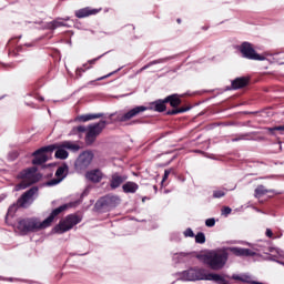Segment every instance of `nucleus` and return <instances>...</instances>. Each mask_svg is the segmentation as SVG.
<instances>
[{"mask_svg": "<svg viewBox=\"0 0 284 284\" xmlns=\"http://www.w3.org/2000/svg\"><path fill=\"white\" fill-rule=\"evenodd\" d=\"M131 119H134V112L131 110H129L126 113H123L121 115L118 116V121H130Z\"/></svg>", "mask_w": 284, "mask_h": 284, "instance_id": "obj_22", "label": "nucleus"}, {"mask_svg": "<svg viewBox=\"0 0 284 284\" xmlns=\"http://www.w3.org/2000/svg\"><path fill=\"white\" fill-rule=\"evenodd\" d=\"M52 152H54V146H47L38 150L36 153H33V165H41V163H45V161L52 156Z\"/></svg>", "mask_w": 284, "mask_h": 284, "instance_id": "obj_9", "label": "nucleus"}, {"mask_svg": "<svg viewBox=\"0 0 284 284\" xmlns=\"http://www.w3.org/2000/svg\"><path fill=\"white\" fill-rule=\"evenodd\" d=\"M55 180L49 181L47 185H59L64 176H68V165L60 166L55 172Z\"/></svg>", "mask_w": 284, "mask_h": 284, "instance_id": "obj_11", "label": "nucleus"}, {"mask_svg": "<svg viewBox=\"0 0 284 284\" xmlns=\"http://www.w3.org/2000/svg\"><path fill=\"white\" fill-rule=\"evenodd\" d=\"M85 178L92 183H99L103 179V173L99 170H91L87 173Z\"/></svg>", "mask_w": 284, "mask_h": 284, "instance_id": "obj_15", "label": "nucleus"}, {"mask_svg": "<svg viewBox=\"0 0 284 284\" xmlns=\"http://www.w3.org/2000/svg\"><path fill=\"white\" fill-rule=\"evenodd\" d=\"M103 128H105V121H100L97 124L88 126L85 140L89 145L97 140V136H99L101 132H103Z\"/></svg>", "mask_w": 284, "mask_h": 284, "instance_id": "obj_8", "label": "nucleus"}, {"mask_svg": "<svg viewBox=\"0 0 284 284\" xmlns=\"http://www.w3.org/2000/svg\"><path fill=\"white\" fill-rule=\"evenodd\" d=\"M103 79H108V75H104L102 78H99L98 81H103Z\"/></svg>", "mask_w": 284, "mask_h": 284, "instance_id": "obj_37", "label": "nucleus"}, {"mask_svg": "<svg viewBox=\"0 0 284 284\" xmlns=\"http://www.w3.org/2000/svg\"><path fill=\"white\" fill-rule=\"evenodd\" d=\"M146 110H148V106H143V105L135 106L132 109L133 116H139V114H141V112H145Z\"/></svg>", "mask_w": 284, "mask_h": 284, "instance_id": "obj_23", "label": "nucleus"}, {"mask_svg": "<svg viewBox=\"0 0 284 284\" xmlns=\"http://www.w3.org/2000/svg\"><path fill=\"white\" fill-rule=\"evenodd\" d=\"M240 51L245 59H251V61H271L272 53L264 52L258 53L254 50V47L250 42H244L240 47Z\"/></svg>", "mask_w": 284, "mask_h": 284, "instance_id": "obj_2", "label": "nucleus"}, {"mask_svg": "<svg viewBox=\"0 0 284 284\" xmlns=\"http://www.w3.org/2000/svg\"><path fill=\"white\" fill-rule=\"evenodd\" d=\"M247 78H237L232 82L233 90H239L247 85Z\"/></svg>", "mask_w": 284, "mask_h": 284, "instance_id": "obj_20", "label": "nucleus"}, {"mask_svg": "<svg viewBox=\"0 0 284 284\" xmlns=\"http://www.w3.org/2000/svg\"><path fill=\"white\" fill-rule=\"evenodd\" d=\"M220 276L216 274H206L203 270L191 268L182 274L183 281H219Z\"/></svg>", "mask_w": 284, "mask_h": 284, "instance_id": "obj_3", "label": "nucleus"}, {"mask_svg": "<svg viewBox=\"0 0 284 284\" xmlns=\"http://www.w3.org/2000/svg\"><path fill=\"white\" fill-rule=\"evenodd\" d=\"M185 236H194V232H192V230H186L185 231Z\"/></svg>", "mask_w": 284, "mask_h": 284, "instance_id": "obj_32", "label": "nucleus"}, {"mask_svg": "<svg viewBox=\"0 0 284 284\" xmlns=\"http://www.w3.org/2000/svg\"><path fill=\"white\" fill-rule=\"evenodd\" d=\"M213 196H214L215 199H221V197L225 196V192H223V191H215V192L213 193Z\"/></svg>", "mask_w": 284, "mask_h": 284, "instance_id": "obj_28", "label": "nucleus"}, {"mask_svg": "<svg viewBox=\"0 0 284 284\" xmlns=\"http://www.w3.org/2000/svg\"><path fill=\"white\" fill-rule=\"evenodd\" d=\"M37 169L32 168L30 170H27L22 173L23 181L16 186V191L19 192L20 190H26L29 185H32V183H37L39 181V176H36Z\"/></svg>", "mask_w": 284, "mask_h": 284, "instance_id": "obj_6", "label": "nucleus"}, {"mask_svg": "<svg viewBox=\"0 0 284 284\" xmlns=\"http://www.w3.org/2000/svg\"><path fill=\"white\" fill-rule=\"evenodd\" d=\"M215 224H216V221H215L214 219H207V220L205 221V225H206L207 227H214Z\"/></svg>", "mask_w": 284, "mask_h": 284, "instance_id": "obj_26", "label": "nucleus"}, {"mask_svg": "<svg viewBox=\"0 0 284 284\" xmlns=\"http://www.w3.org/2000/svg\"><path fill=\"white\" fill-rule=\"evenodd\" d=\"M165 102L170 103L172 108H179L181 105V98L178 94L169 95L165 98Z\"/></svg>", "mask_w": 284, "mask_h": 284, "instance_id": "obj_19", "label": "nucleus"}, {"mask_svg": "<svg viewBox=\"0 0 284 284\" xmlns=\"http://www.w3.org/2000/svg\"><path fill=\"white\" fill-rule=\"evenodd\" d=\"M37 194L36 189H31L29 192L24 193L19 200L18 205L19 207H28L30 203H32V196Z\"/></svg>", "mask_w": 284, "mask_h": 284, "instance_id": "obj_12", "label": "nucleus"}, {"mask_svg": "<svg viewBox=\"0 0 284 284\" xmlns=\"http://www.w3.org/2000/svg\"><path fill=\"white\" fill-rule=\"evenodd\" d=\"M122 190L126 194H134V192H136V190H139V184H136L134 182H126L124 185H122Z\"/></svg>", "mask_w": 284, "mask_h": 284, "instance_id": "obj_18", "label": "nucleus"}, {"mask_svg": "<svg viewBox=\"0 0 284 284\" xmlns=\"http://www.w3.org/2000/svg\"><path fill=\"white\" fill-rule=\"evenodd\" d=\"M69 207H72L71 204H63L62 206H59L58 209L53 210L51 214L43 221L39 220V217H29L26 220H21L18 223L17 230L21 234H28V232H41V230H47V227H50L52 223H54V219L61 214V212H65V210H69Z\"/></svg>", "mask_w": 284, "mask_h": 284, "instance_id": "obj_1", "label": "nucleus"}, {"mask_svg": "<svg viewBox=\"0 0 284 284\" xmlns=\"http://www.w3.org/2000/svg\"><path fill=\"white\" fill-rule=\"evenodd\" d=\"M206 262L209 263L212 270H221L223 265H225V261H227V254L223 252H210L206 255Z\"/></svg>", "mask_w": 284, "mask_h": 284, "instance_id": "obj_4", "label": "nucleus"}, {"mask_svg": "<svg viewBox=\"0 0 284 284\" xmlns=\"http://www.w3.org/2000/svg\"><path fill=\"white\" fill-rule=\"evenodd\" d=\"M232 278H234V281H241L242 283H247L250 281V276L247 275H243V276L233 275Z\"/></svg>", "mask_w": 284, "mask_h": 284, "instance_id": "obj_24", "label": "nucleus"}, {"mask_svg": "<svg viewBox=\"0 0 284 284\" xmlns=\"http://www.w3.org/2000/svg\"><path fill=\"white\" fill-rule=\"evenodd\" d=\"M17 212V205H11L8 210L7 216H10Z\"/></svg>", "mask_w": 284, "mask_h": 284, "instance_id": "obj_29", "label": "nucleus"}, {"mask_svg": "<svg viewBox=\"0 0 284 284\" xmlns=\"http://www.w3.org/2000/svg\"><path fill=\"white\" fill-rule=\"evenodd\" d=\"M266 130H267V132H268L270 134H272L273 136H275V135H276V132H278V126L268 128V129H266Z\"/></svg>", "mask_w": 284, "mask_h": 284, "instance_id": "obj_27", "label": "nucleus"}, {"mask_svg": "<svg viewBox=\"0 0 284 284\" xmlns=\"http://www.w3.org/2000/svg\"><path fill=\"white\" fill-rule=\"evenodd\" d=\"M195 241H196V243H205V234L199 233V234L195 236Z\"/></svg>", "mask_w": 284, "mask_h": 284, "instance_id": "obj_25", "label": "nucleus"}, {"mask_svg": "<svg viewBox=\"0 0 284 284\" xmlns=\"http://www.w3.org/2000/svg\"><path fill=\"white\" fill-rule=\"evenodd\" d=\"M168 176H170V172H169V171H165V172H164L163 181H165V180L168 179Z\"/></svg>", "mask_w": 284, "mask_h": 284, "instance_id": "obj_36", "label": "nucleus"}, {"mask_svg": "<svg viewBox=\"0 0 284 284\" xmlns=\"http://www.w3.org/2000/svg\"><path fill=\"white\" fill-rule=\"evenodd\" d=\"M94 119H101V114L80 115L75 120L80 121V123H87V121H94Z\"/></svg>", "mask_w": 284, "mask_h": 284, "instance_id": "obj_21", "label": "nucleus"}, {"mask_svg": "<svg viewBox=\"0 0 284 284\" xmlns=\"http://www.w3.org/2000/svg\"><path fill=\"white\" fill-rule=\"evenodd\" d=\"M77 132H85V126L75 128Z\"/></svg>", "mask_w": 284, "mask_h": 284, "instance_id": "obj_33", "label": "nucleus"}, {"mask_svg": "<svg viewBox=\"0 0 284 284\" xmlns=\"http://www.w3.org/2000/svg\"><path fill=\"white\" fill-rule=\"evenodd\" d=\"M165 99L156 100L155 102L150 103L148 110H154L155 112H165Z\"/></svg>", "mask_w": 284, "mask_h": 284, "instance_id": "obj_16", "label": "nucleus"}, {"mask_svg": "<svg viewBox=\"0 0 284 284\" xmlns=\"http://www.w3.org/2000/svg\"><path fill=\"white\" fill-rule=\"evenodd\" d=\"M50 148H54L55 151V159H67L68 158V150L71 152H77L80 150L79 144L74 142H63L60 145H50Z\"/></svg>", "mask_w": 284, "mask_h": 284, "instance_id": "obj_5", "label": "nucleus"}, {"mask_svg": "<svg viewBox=\"0 0 284 284\" xmlns=\"http://www.w3.org/2000/svg\"><path fill=\"white\" fill-rule=\"evenodd\" d=\"M94 159V155L92 152H84L80 154L75 162L77 170H85L92 163V160Z\"/></svg>", "mask_w": 284, "mask_h": 284, "instance_id": "obj_10", "label": "nucleus"}, {"mask_svg": "<svg viewBox=\"0 0 284 284\" xmlns=\"http://www.w3.org/2000/svg\"><path fill=\"white\" fill-rule=\"evenodd\" d=\"M272 235H273L272 230L267 229L266 236H268V239H272Z\"/></svg>", "mask_w": 284, "mask_h": 284, "instance_id": "obj_35", "label": "nucleus"}, {"mask_svg": "<svg viewBox=\"0 0 284 284\" xmlns=\"http://www.w3.org/2000/svg\"><path fill=\"white\" fill-rule=\"evenodd\" d=\"M230 252L235 256H256V253L250 248L231 247Z\"/></svg>", "mask_w": 284, "mask_h": 284, "instance_id": "obj_14", "label": "nucleus"}, {"mask_svg": "<svg viewBox=\"0 0 284 284\" xmlns=\"http://www.w3.org/2000/svg\"><path fill=\"white\" fill-rule=\"evenodd\" d=\"M78 223H81V219L77 215H70L54 227V232L57 234H63L64 232L72 230L73 225H77Z\"/></svg>", "mask_w": 284, "mask_h": 284, "instance_id": "obj_7", "label": "nucleus"}, {"mask_svg": "<svg viewBox=\"0 0 284 284\" xmlns=\"http://www.w3.org/2000/svg\"><path fill=\"white\" fill-rule=\"evenodd\" d=\"M128 178L126 176H121L119 174H114L111 178V187L113 190H116V187H119L121 185V183H123V181H126Z\"/></svg>", "mask_w": 284, "mask_h": 284, "instance_id": "obj_17", "label": "nucleus"}, {"mask_svg": "<svg viewBox=\"0 0 284 284\" xmlns=\"http://www.w3.org/2000/svg\"><path fill=\"white\" fill-rule=\"evenodd\" d=\"M101 12V9H91L90 7L79 9L75 11V17L78 19H85V17H92V14H99Z\"/></svg>", "mask_w": 284, "mask_h": 284, "instance_id": "obj_13", "label": "nucleus"}, {"mask_svg": "<svg viewBox=\"0 0 284 284\" xmlns=\"http://www.w3.org/2000/svg\"><path fill=\"white\" fill-rule=\"evenodd\" d=\"M278 133L284 134V125L277 126Z\"/></svg>", "mask_w": 284, "mask_h": 284, "instance_id": "obj_34", "label": "nucleus"}, {"mask_svg": "<svg viewBox=\"0 0 284 284\" xmlns=\"http://www.w3.org/2000/svg\"><path fill=\"white\" fill-rule=\"evenodd\" d=\"M181 112H187V109H178V110H173L171 112V114H181Z\"/></svg>", "mask_w": 284, "mask_h": 284, "instance_id": "obj_30", "label": "nucleus"}, {"mask_svg": "<svg viewBox=\"0 0 284 284\" xmlns=\"http://www.w3.org/2000/svg\"><path fill=\"white\" fill-rule=\"evenodd\" d=\"M231 213H232V209L227 206L222 210V214H224L225 216H227V214H231Z\"/></svg>", "mask_w": 284, "mask_h": 284, "instance_id": "obj_31", "label": "nucleus"}]
</instances>
